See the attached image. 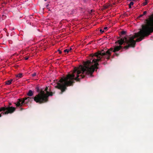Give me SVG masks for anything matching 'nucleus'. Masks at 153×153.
<instances>
[{
    "label": "nucleus",
    "instance_id": "obj_1",
    "mask_svg": "<svg viewBox=\"0 0 153 153\" xmlns=\"http://www.w3.org/2000/svg\"><path fill=\"white\" fill-rule=\"evenodd\" d=\"M111 55V53L108 50L105 52L102 50L98 51L94 55H91L92 57L95 56L97 58H94L92 62L88 60L85 62L83 66L80 65L79 68L75 67L72 74H69L66 77L61 78L55 87L61 90V93L62 94L65 91L67 86L73 85L74 80L79 81L80 78H84L85 76L84 74H90L92 76L94 71L96 70L97 71V69L99 68L97 66L99 64L97 62L101 60L102 56H106V59H109Z\"/></svg>",
    "mask_w": 153,
    "mask_h": 153
},
{
    "label": "nucleus",
    "instance_id": "obj_2",
    "mask_svg": "<svg viewBox=\"0 0 153 153\" xmlns=\"http://www.w3.org/2000/svg\"><path fill=\"white\" fill-rule=\"evenodd\" d=\"M146 24L142 25V29H140V31L138 32L140 37L136 39V42L141 41L145 36H149L151 33L153 32V28L152 26V22H153L152 17L149 18V19H146Z\"/></svg>",
    "mask_w": 153,
    "mask_h": 153
},
{
    "label": "nucleus",
    "instance_id": "obj_3",
    "mask_svg": "<svg viewBox=\"0 0 153 153\" xmlns=\"http://www.w3.org/2000/svg\"><path fill=\"white\" fill-rule=\"evenodd\" d=\"M134 34V35L129 37L128 36V38L125 37L124 38H121L118 41V42L120 45H122L124 43L128 44L127 45L124 47L126 49H128L130 47L134 48L135 46L136 41L134 39L135 38L139 37L138 33H135Z\"/></svg>",
    "mask_w": 153,
    "mask_h": 153
},
{
    "label": "nucleus",
    "instance_id": "obj_4",
    "mask_svg": "<svg viewBox=\"0 0 153 153\" xmlns=\"http://www.w3.org/2000/svg\"><path fill=\"white\" fill-rule=\"evenodd\" d=\"M53 93L47 92V94L45 93V91H42L41 94H37L36 96L34 98V101L37 103L39 104L43 103L46 102L48 101V97L49 96H52Z\"/></svg>",
    "mask_w": 153,
    "mask_h": 153
},
{
    "label": "nucleus",
    "instance_id": "obj_5",
    "mask_svg": "<svg viewBox=\"0 0 153 153\" xmlns=\"http://www.w3.org/2000/svg\"><path fill=\"white\" fill-rule=\"evenodd\" d=\"M14 104L17 107H21L24 104L23 103H22V100L21 99H18L16 102L14 103Z\"/></svg>",
    "mask_w": 153,
    "mask_h": 153
},
{
    "label": "nucleus",
    "instance_id": "obj_6",
    "mask_svg": "<svg viewBox=\"0 0 153 153\" xmlns=\"http://www.w3.org/2000/svg\"><path fill=\"white\" fill-rule=\"evenodd\" d=\"M121 45L119 46H116L114 48L113 52L115 53L116 52L118 51L122 48V46H121Z\"/></svg>",
    "mask_w": 153,
    "mask_h": 153
},
{
    "label": "nucleus",
    "instance_id": "obj_7",
    "mask_svg": "<svg viewBox=\"0 0 153 153\" xmlns=\"http://www.w3.org/2000/svg\"><path fill=\"white\" fill-rule=\"evenodd\" d=\"M33 94V93L32 91L30 90L27 93V95L30 97L32 96Z\"/></svg>",
    "mask_w": 153,
    "mask_h": 153
},
{
    "label": "nucleus",
    "instance_id": "obj_8",
    "mask_svg": "<svg viewBox=\"0 0 153 153\" xmlns=\"http://www.w3.org/2000/svg\"><path fill=\"white\" fill-rule=\"evenodd\" d=\"M22 77V74L19 73L18 74L16 75V79H18L19 78H21Z\"/></svg>",
    "mask_w": 153,
    "mask_h": 153
},
{
    "label": "nucleus",
    "instance_id": "obj_9",
    "mask_svg": "<svg viewBox=\"0 0 153 153\" xmlns=\"http://www.w3.org/2000/svg\"><path fill=\"white\" fill-rule=\"evenodd\" d=\"M36 91L39 93V94H41V91H43V90H40L39 89V87H36Z\"/></svg>",
    "mask_w": 153,
    "mask_h": 153
},
{
    "label": "nucleus",
    "instance_id": "obj_10",
    "mask_svg": "<svg viewBox=\"0 0 153 153\" xmlns=\"http://www.w3.org/2000/svg\"><path fill=\"white\" fill-rule=\"evenodd\" d=\"M30 99L29 97H25L23 99H21L22 101V103H23L24 104L25 103V101L27 99Z\"/></svg>",
    "mask_w": 153,
    "mask_h": 153
},
{
    "label": "nucleus",
    "instance_id": "obj_11",
    "mask_svg": "<svg viewBox=\"0 0 153 153\" xmlns=\"http://www.w3.org/2000/svg\"><path fill=\"white\" fill-rule=\"evenodd\" d=\"M13 79H10L5 82V83L7 85H9L11 84V82L12 81Z\"/></svg>",
    "mask_w": 153,
    "mask_h": 153
},
{
    "label": "nucleus",
    "instance_id": "obj_12",
    "mask_svg": "<svg viewBox=\"0 0 153 153\" xmlns=\"http://www.w3.org/2000/svg\"><path fill=\"white\" fill-rule=\"evenodd\" d=\"M37 95H36L34 97H30V99H27V100L28 101V102L31 101L33 100V99L34 100V98Z\"/></svg>",
    "mask_w": 153,
    "mask_h": 153
},
{
    "label": "nucleus",
    "instance_id": "obj_13",
    "mask_svg": "<svg viewBox=\"0 0 153 153\" xmlns=\"http://www.w3.org/2000/svg\"><path fill=\"white\" fill-rule=\"evenodd\" d=\"M134 4V3L132 1H131L130 2V3L129 4V8H131V6L132 5H133Z\"/></svg>",
    "mask_w": 153,
    "mask_h": 153
},
{
    "label": "nucleus",
    "instance_id": "obj_14",
    "mask_svg": "<svg viewBox=\"0 0 153 153\" xmlns=\"http://www.w3.org/2000/svg\"><path fill=\"white\" fill-rule=\"evenodd\" d=\"M64 51L65 53H68L69 52V49H66Z\"/></svg>",
    "mask_w": 153,
    "mask_h": 153
},
{
    "label": "nucleus",
    "instance_id": "obj_15",
    "mask_svg": "<svg viewBox=\"0 0 153 153\" xmlns=\"http://www.w3.org/2000/svg\"><path fill=\"white\" fill-rule=\"evenodd\" d=\"M108 50L111 52H113L114 49L113 48H111L110 49H108Z\"/></svg>",
    "mask_w": 153,
    "mask_h": 153
},
{
    "label": "nucleus",
    "instance_id": "obj_16",
    "mask_svg": "<svg viewBox=\"0 0 153 153\" xmlns=\"http://www.w3.org/2000/svg\"><path fill=\"white\" fill-rule=\"evenodd\" d=\"M48 90V88L47 87H46L45 89V91L46 92V93L47 94V92H49Z\"/></svg>",
    "mask_w": 153,
    "mask_h": 153
},
{
    "label": "nucleus",
    "instance_id": "obj_17",
    "mask_svg": "<svg viewBox=\"0 0 153 153\" xmlns=\"http://www.w3.org/2000/svg\"><path fill=\"white\" fill-rule=\"evenodd\" d=\"M148 2L147 1H145L143 3V5L145 6L147 4Z\"/></svg>",
    "mask_w": 153,
    "mask_h": 153
},
{
    "label": "nucleus",
    "instance_id": "obj_18",
    "mask_svg": "<svg viewBox=\"0 0 153 153\" xmlns=\"http://www.w3.org/2000/svg\"><path fill=\"white\" fill-rule=\"evenodd\" d=\"M126 33V32L125 31H123L121 32V34L122 35H124Z\"/></svg>",
    "mask_w": 153,
    "mask_h": 153
},
{
    "label": "nucleus",
    "instance_id": "obj_19",
    "mask_svg": "<svg viewBox=\"0 0 153 153\" xmlns=\"http://www.w3.org/2000/svg\"><path fill=\"white\" fill-rule=\"evenodd\" d=\"M147 13V11H145L143 12V16L145 15Z\"/></svg>",
    "mask_w": 153,
    "mask_h": 153
},
{
    "label": "nucleus",
    "instance_id": "obj_20",
    "mask_svg": "<svg viewBox=\"0 0 153 153\" xmlns=\"http://www.w3.org/2000/svg\"><path fill=\"white\" fill-rule=\"evenodd\" d=\"M100 31L101 33H103L104 32V30H102V29H100Z\"/></svg>",
    "mask_w": 153,
    "mask_h": 153
},
{
    "label": "nucleus",
    "instance_id": "obj_21",
    "mask_svg": "<svg viewBox=\"0 0 153 153\" xmlns=\"http://www.w3.org/2000/svg\"><path fill=\"white\" fill-rule=\"evenodd\" d=\"M24 58L25 60H27L28 59V57L27 56H25Z\"/></svg>",
    "mask_w": 153,
    "mask_h": 153
},
{
    "label": "nucleus",
    "instance_id": "obj_22",
    "mask_svg": "<svg viewBox=\"0 0 153 153\" xmlns=\"http://www.w3.org/2000/svg\"><path fill=\"white\" fill-rule=\"evenodd\" d=\"M36 73H34L32 74V76L33 77V76H36Z\"/></svg>",
    "mask_w": 153,
    "mask_h": 153
},
{
    "label": "nucleus",
    "instance_id": "obj_23",
    "mask_svg": "<svg viewBox=\"0 0 153 153\" xmlns=\"http://www.w3.org/2000/svg\"><path fill=\"white\" fill-rule=\"evenodd\" d=\"M58 51L59 52V54H61L62 53V52L60 51V50H59Z\"/></svg>",
    "mask_w": 153,
    "mask_h": 153
},
{
    "label": "nucleus",
    "instance_id": "obj_24",
    "mask_svg": "<svg viewBox=\"0 0 153 153\" xmlns=\"http://www.w3.org/2000/svg\"><path fill=\"white\" fill-rule=\"evenodd\" d=\"M114 55H116L117 56H119V54L117 53H114Z\"/></svg>",
    "mask_w": 153,
    "mask_h": 153
},
{
    "label": "nucleus",
    "instance_id": "obj_25",
    "mask_svg": "<svg viewBox=\"0 0 153 153\" xmlns=\"http://www.w3.org/2000/svg\"><path fill=\"white\" fill-rule=\"evenodd\" d=\"M105 8H107L108 7V6L107 5H106V6H105Z\"/></svg>",
    "mask_w": 153,
    "mask_h": 153
},
{
    "label": "nucleus",
    "instance_id": "obj_26",
    "mask_svg": "<svg viewBox=\"0 0 153 153\" xmlns=\"http://www.w3.org/2000/svg\"><path fill=\"white\" fill-rule=\"evenodd\" d=\"M143 16V14H142V15H140L139 16V17L140 18V17H142V16Z\"/></svg>",
    "mask_w": 153,
    "mask_h": 153
},
{
    "label": "nucleus",
    "instance_id": "obj_27",
    "mask_svg": "<svg viewBox=\"0 0 153 153\" xmlns=\"http://www.w3.org/2000/svg\"><path fill=\"white\" fill-rule=\"evenodd\" d=\"M108 27H105L104 28V30H107V29Z\"/></svg>",
    "mask_w": 153,
    "mask_h": 153
},
{
    "label": "nucleus",
    "instance_id": "obj_28",
    "mask_svg": "<svg viewBox=\"0 0 153 153\" xmlns=\"http://www.w3.org/2000/svg\"><path fill=\"white\" fill-rule=\"evenodd\" d=\"M72 50V48H70L69 49V52L71 51Z\"/></svg>",
    "mask_w": 153,
    "mask_h": 153
},
{
    "label": "nucleus",
    "instance_id": "obj_29",
    "mask_svg": "<svg viewBox=\"0 0 153 153\" xmlns=\"http://www.w3.org/2000/svg\"><path fill=\"white\" fill-rule=\"evenodd\" d=\"M49 6V4H47L46 5V7H48Z\"/></svg>",
    "mask_w": 153,
    "mask_h": 153
},
{
    "label": "nucleus",
    "instance_id": "obj_30",
    "mask_svg": "<svg viewBox=\"0 0 153 153\" xmlns=\"http://www.w3.org/2000/svg\"><path fill=\"white\" fill-rule=\"evenodd\" d=\"M130 1H135V0H130Z\"/></svg>",
    "mask_w": 153,
    "mask_h": 153
},
{
    "label": "nucleus",
    "instance_id": "obj_31",
    "mask_svg": "<svg viewBox=\"0 0 153 153\" xmlns=\"http://www.w3.org/2000/svg\"><path fill=\"white\" fill-rule=\"evenodd\" d=\"M145 1H147L148 0H145Z\"/></svg>",
    "mask_w": 153,
    "mask_h": 153
},
{
    "label": "nucleus",
    "instance_id": "obj_32",
    "mask_svg": "<svg viewBox=\"0 0 153 153\" xmlns=\"http://www.w3.org/2000/svg\"><path fill=\"white\" fill-rule=\"evenodd\" d=\"M9 105H11V103H10V104H9Z\"/></svg>",
    "mask_w": 153,
    "mask_h": 153
},
{
    "label": "nucleus",
    "instance_id": "obj_33",
    "mask_svg": "<svg viewBox=\"0 0 153 153\" xmlns=\"http://www.w3.org/2000/svg\"><path fill=\"white\" fill-rule=\"evenodd\" d=\"M47 0H45V1H46Z\"/></svg>",
    "mask_w": 153,
    "mask_h": 153
}]
</instances>
